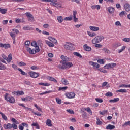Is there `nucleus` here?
I'll return each mask as SVG.
<instances>
[{
    "instance_id": "obj_1",
    "label": "nucleus",
    "mask_w": 130,
    "mask_h": 130,
    "mask_svg": "<svg viewBox=\"0 0 130 130\" xmlns=\"http://www.w3.org/2000/svg\"><path fill=\"white\" fill-rule=\"evenodd\" d=\"M5 100L7 101V102H9V103L14 104L15 103V98L14 96H10V94L8 93H6L4 95Z\"/></svg>"
},
{
    "instance_id": "obj_2",
    "label": "nucleus",
    "mask_w": 130,
    "mask_h": 130,
    "mask_svg": "<svg viewBox=\"0 0 130 130\" xmlns=\"http://www.w3.org/2000/svg\"><path fill=\"white\" fill-rule=\"evenodd\" d=\"M103 39H104V37L103 36H97L92 40L91 42L92 44L100 43Z\"/></svg>"
},
{
    "instance_id": "obj_3",
    "label": "nucleus",
    "mask_w": 130,
    "mask_h": 130,
    "mask_svg": "<svg viewBox=\"0 0 130 130\" xmlns=\"http://www.w3.org/2000/svg\"><path fill=\"white\" fill-rule=\"evenodd\" d=\"M75 45L71 42H66V44L64 45V48L67 50H74L75 49Z\"/></svg>"
},
{
    "instance_id": "obj_4",
    "label": "nucleus",
    "mask_w": 130,
    "mask_h": 130,
    "mask_svg": "<svg viewBox=\"0 0 130 130\" xmlns=\"http://www.w3.org/2000/svg\"><path fill=\"white\" fill-rule=\"evenodd\" d=\"M50 5L53 7H55L57 9H61L62 8V4L60 2H57V0H52Z\"/></svg>"
},
{
    "instance_id": "obj_5",
    "label": "nucleus",
    "mask_w": 130,
    "mask_h": 130,
    "mask_svg": "<svg viewBox=\"0 0 130 130\" xmlns=\"http://www.w3.org/2000/svg\"><path fill=\"white\" fill-rule=\"evenodd\" d=\"M26 50L29 52V54H36L37 52L40 51V49L39 48V47H37L35 49H31L30 48H27Z\"/></svg>"
},
{
    "instance_id": "obj_6",
    "label": "nucleus",
    "mask_w": 130,
    "mask_h": 130,
    "mask_svg": "<svg viewBox=\"0 0 130 130\" xmlns=\"http://www.w3.org/2000/svg\"><path fill=\"white\" fill-rule=\"evenodd\" d=\"M65 96L68 99H73L76 97V93L74 92H67L65 93Z\"/></svg>"
},
{
    "instance_id": "obj_7",
    "label": "nucleus",
    "mask_w": 130,
    "mask_h": 130,
    "mask_svg": "<svg viewBox=\"0 0 130 130\" xmlns=\"http://www.w3.org/2000/svg\"><path fill=\"white\" fill-rule=\"evenodd\" d=\"M60 63L62 64V65L59 64L57 66V67L60 70H68V67H67V62H64L63 61H60Z\"/></svg>"
},
{
    "instance_id": "obj_8",
    "label": "nucleus",
    "mask_w": 130,
    "mask_h": 130,
    "mask_svg": "<svg viewBox=\"0 0 130 130\" xmlns=\"http://www.w3.org/2000/svg\"><path fill=\"white\" fill-rule=\"evenodd\" d=\"M2 57L4 58V59L7 60V62H11V61H12V58H13L12 54H10L8 57L6 56L5 54H2Z\"/></svg>"
},
{
    "instance_id": "obj_9",
    "label": "nucleus",
    "mask_w": 130,
    "mask_h": 130,
    "mask_svg": "<svg viewBox=\"0 0 130 130\" xmlns=\"http://www.w3.org/2000/svg\"><path fill=\"white\" fill-rule=\"evenodd\" d=\"M28 75H29L30 77L31 78H38V76H39V73H36L35 72L30 71L28 72Z\"/></svg>"
},
{
    "instance_id": "obj_10",
    "label": "nucleus",
    "mask_w": 130,
    "mask_h": 130,
    "mask_svg": "<svg viewBox=\"0 0 130 130\" xmlns=\"http://www.w3.org/2000/svg\"><path fill=\"white\" fill-rule=\"evenodd\" d=\"M89 63L90 66H92V67H93V68H95V69H99V68L100 67V65H99V64L92 61H90L89 62Z\"/></svg>"
},
{
    "instance_id": "obj_11",
    "label": "nucleus",
    "mask_w": 130,
    "mask_h": 130,
    "mask_svg": "<svg viewBox=\"0 0 130 130\" xmlns=\"http://www.w3.org/2000/svg\"><path fill=\"white\" fill-rule=\"evenodd\" d=\"M83 49H84L85 51L90 52V51H91L92 50V48L88 46V44H86L83 45Z\"/></svg>"
},
{
    "instance_id": "obj_12",
    "label": "nucleus",
    "mask_w": 130,
    "mask_h": 130,
    "mask_svg": "<svg viewBox=\"0 0 130 130\" xmlns=\"http://www.w3.org/2000/svg\"><path fill=\"white\" fill-rule=\"evenodd\" d=\"M34 98L31 96H27L26 98H22L21 100L22 101H24V102H27L28 101H32L33 100Z\"/></svg>"
},
{
    "instance_id": "obj_13",
    "label": "nucleus",
    "mask_w": 130,
    "mask_h": 130,
    "mask_svg": "<svg viewBox=\"0 0 130 130\" xmlns=\"http://www.w3.org/2000/svg\"><path fill=\"white\" fill-rule=\"evenodd\" d=\"M89 29L91 31H93V32H97L100 30V28L99 27L93 26H89Z\"/></svg>"
},
{
    "instance_id": "obj_14",
    "label": "nucleus",
    "mask_w": 130,
    "mask_h": 130,
    "mask_svg": "<svg viewBox=\"0 0 130 130\" xmlns=\"http://www.w3.org/2000/svg\"><path fill=\"white\" fill-rule=\"evenodd\" d=\"M3 127L5 129H11L12 127H13V126L12 125V124L9 123L7 124H5L3 125Z\"/></svg>"
},
{
    "instance_id": "obj_15",
    "label": "nucleus",
    "mask_w": 130,
    "mask_h": 130,
    "mask_svg": "<svg viewBox=\"0 0 130 130\" xmlns=\"http://www.w3.org/2000/svg\"><path fill=\"white\" fill-rule=\"evenodd\" d=\"M124 9L126 12H130V4L125 3L124 5Z\"/></svg>"
},
{
    "instance_id": "obj_16",
    "label": "nucleus",
    "mask_w": 130,
    "mask_h": 130,
    "mask_svg": "<svg viewBox=\"0 0 130 130\" xmlns=\"http://www.w3.org/2000/svg\"><path fill=\"white\" fill-rule=\"evenodd\" d=\"M18 105H19V106H22L23 109H24L25 110H29V111H32V109L26 107L24 104H18Z\"/></svg>"
},
{
    "instance_id": "obj_17",
    "label": "nucleus",
    "mask_w": 130,
    "mask_h": 130,
    "mask_svg": "<svg viewBox=\"0 0 130 130\" xmlns=\"http://www.w3.org/2000/svg\"><path fill=\"white\" fill-rule=\"evenodd\" d=\"M107 10L108 12H109V13H110V14H114V11H115V9H114V8H113L111 6L108 7Z\"/></svg>"
},
{
    "instance_id": "obj_18",
    "label": "nucleus",
    "mask_w": 130,
    "mask_h": 130,
    "mask_svg": "<svg viewBox=\"0 0 130 130\" xmlns=\"http://www.w3.org/2000/svg\"><path fill=\"white\" fill-rule=\"evenodd\" d=\"M61 60V61H64V62H67L70 60V58L65 56L64 55H61L60 57Z\"/></svg>"
},
{
    "instance_id": "obj_19",
    "label": "nucleus",
    "mask_w": 130,
    "mask_h": 130,
    "mask_svg": "<svg viewBox=\"0 0 130 130\" xmlns=\"http://www.w3.org/2000/svg\"><path fill=\"white\" fill-rule=\"evenodd\" d=\"M73 20L75 23H76V22H78V21H79V19H78V18H77L76 17L77 11H73Z\"/></svg>"
},
{
    "instance_id": "obj_20",
    "label": "nucleus",
    "mask_w": 130,
    "mask_h": 130,
    "mask_svg": "<svg viewBox=\"0 0 130 130\" xmlns=\"http://www.w3.org/2000/svg\"><path fill=\"white\" fill-rule=\"evenodd\" d=\"M48 39L50 41H51L52 43H54V44H57V40L55 38L49 36L48 37Z\"/></svg>"
},
{
    "instance_id": "obj_21",
    "label": "nucleus",
    "mask_w": 130,
    "mask_h": 130,
    "mask_svg": "<svg viewBox=\"0 0 130 130\" xmlns=\"http://www.w3.org/2000/svg\"><path fill=\"white\" fill-rule=\"evenodd\" d=\"M87 34L90 37H95V36H97L96 33L89 31H87Z\"/></svg>"
},
{
    "instance_id": "obj_22",
    "label": "nucleus",
    "mask_w": 130,
    "mask_h": 130,
    "mask_svg": "<svg viewBox=\"0 0 130 130\" xmlns=\"http://www.w3.org/2000/svg\"><path fill=\"white\" fill-rule=\"evenodd\" d=\"M46 44H47L48 46H49V47H54V44L49 41L45 40V41Z\"/></svg>"
},
{
    "instance_id": "obj_23",
    "label": "nucleus",
    "mask_w": 130,
    "mask_h": 130,
    "mask_svg": "<svg viewBox=\"0 0 130 130\" xmlns=\"http://www.w3.org/2000/svg\"><path fill=\"white\" fill-rule=\"evenodd\" d=\"M7 12H8V9L7 8L6 9L0 8V13L2 14V15H5V14H7Z\"/></svg>"
},
{
    "instance_id": "obj_24",
    "label": "nucleus",
    "mask_w": 130,
    "mask_h": 130,
    "mask_svg": "<svg viewBox=\"0 0 130 130\" xmlns=\"http://www.w3.org/2000/svg\"><path fill=\"white\" fill-rule=\"evenodd\" d=\"M57 20L58 23H62L63 22V17L62 16H59L57 17Z\"/></svg>"
},
{
    "instance_id": "obj_25",
    "label": "nucleus",
    "mask_w": 130,
    "mask_h": 130,
    "mask_svg": "<svg viewBox=\"0 0 130 130\" xmlns=\"http://www.w3.org/2000/svg\"><path fill=\"white\" fill-rule=\"evenodd\" d=\"M73 54L75 56H77V57H79V58H83V56H82V55H81V54H80L78 52H74Z\"/></svg>"
},
{
    "instance_id": "obj_26",
    "label": "nucleus",
    "mask_w": 130,
    "mask_h": 130,
    "mask_svg": "<svg viewBox=\"0 0 130 130\" xmlns=\"http://www.w3.org/2000/svg\"><path fill=\"white\" fill-rule=\"evenodd\" d=\"M114 128H115V126L111 124H109L106 127V129L112 130V129H114Z\"/></svg>"
},
{
    "instance_id": "obj_27",
    "label": "nucleus",
    "mask_w": 130,
    "mask_h": 130,
    "mask_svg": "<svg viewBox=\"0 0 130 130\" xmlns=\"http://www.w3.org/2000/svg\"><path fill=\"white\" fill-rule=\"evenodd\" d=\"M118 101H119V98H114L113 100H109V102H110L111 103H115V102H118Z\"/></svg>"
},
{
    "instance_id": "obj_28",
    "label": "nucleus",
    "mask_w": 130,
    "mask_h": 130,
    "mask_svg": "<svg viewBox=\"0 0 130 130\" xmlns=\"http://www.w3.org/2000/svg\"><path fill=\"white\" fill-rule=\"evenodd\" d=\"M61 82L63 84V85H69V81H68L67 79L64 78H62L61 80Z\"/></svg>"
},
{
    "instance_id": "obj_29",
    "label": "nucleus",
    "mask_w": 130,
    "mask_h": 130,
    "mask_svg": "<svg viewBox=\"0 0 130 130\" xmlns=\"http://www.w3.org/2000/svg\"><path fill=\"white\" fill-rule=\"evenodd\" d=\"M39 85H40L41 86H45V87H48V86H50V83H43L41 82L39 83Z\"/></svg>"
},
{
    "instance_id": "obj_30",
    "label": "nucleus",
    "mask_w": 130,
    "mask_h": 130,
    "mask_svg": "<svg viewBox=\"0 0 130 130\" xmlns=\"http://www.w3.org/2000/svg\"><path fill=\"white\" fill-rule=\"evenodd\" d=\"M0 114L2 116V117L3 119H4V120H5L6 121L8 120V117H7V116H6V115L4 114V113H3L2 112H0Z\"/></svg>"
},
{
    "instance_id": "obj_31",
    "label": "nucleus",
    "mask_w": 130,
    "mask_h": 130,
    "mask_svg": "<svg viewBox=\"0 0 130 130\" xmlns=\"http://www.w3.org/2000/svg\"><path fill=\"white\" fill-rule=\"evenodd\" d=\"M66 66L67 67V70H69L70 68H72L74 64L71 62H66Z\"/></svg>"
},
{
    "instance_id": "obj_32",
    "label": "nucleus",
    "mask_w": 130,
    "mask_h": 130,
    "mask_svg": "<svg viewBox=\"0 0 130 130\" xmlns=\"http://www.w3.org/2000/svg\"><path fill=\"white\" fill-rule=\"evenodd\" d=\"M48 80L49 81H51L52 82H53V83H57V80L52 77H49Z\"/></svg>"
},
{
    "instance_id": "obj_33",
    "label": "nucleus",
    "mask_w": 130,
    "mask_h": 130,
    "mask_svg": "<svg viewBox=\"0 0 130 130\" xmlns=\"http://www.w3.org/2000/svg\"><path fill=\"white\" fill-rule=\"evenodd\" d=\"M73 20V15L70 17H66L64 18V21H72Z\"/></svg>"
},
{
    "instance_id": "obj_34",
    "label": "nucleus",
    "mask_w": 130,
    "mask_h": 130,
    "mask_svg": "<svg viewBox=\"0 0 130 130\" xmlns=\"http://www.w3.org/2000/svg\"><path fill=\"white\" fill-rule=\"evenodd\" d=\"M107 112H108L107 110H104L103 111H100L99 113L101 115H104L105 114H107Z\"/></svg>"
},
{
    "instance_id": "obj_35",
    "label": "nucleus",
    "mask_w": 130,
    "mask_h": 130,
    "mask_svg": "<svg viewBox=\"0 0 130 130\" xmlns=\"http://www.w3.org/2000/svg\"><path fill=\"white\" fill-rule=\"evenodd\" d=\"M119 88H130L129 85L121 84L119 85Z\"/></svg>"
},
{
    "instance_id": "obj_36",
    "label": "nucleus",
    "mask_w": 130,
    "mask_h": 130,
    "mask_svg": "<svg viewBox=\"0 0 130 130\" xmlns=\"http://www.w3.org/2000/svg\"><path fill=\"white\" fill-rule=\"evenodd\" d=\"M46 124L48 126H52V124H51V120L48 119L46 121Z\"/></svg>"
},
{
    "instance_id": "obj_37",
    "label": "nucleus",
    "mask_w": 130,
    "mask_h": 130,
    "mask_svg": "<svg viewBox=\"0 0 130 130\" xmlns=\"http://www.w3.org/2000/svg\"><path fill=\"white\" fill-rule=\"evenodd\" d=\"M118 93H126L127 91L125 89H120L116 91Z\"/></svg>"
},
{
    "instance_id": "obj_38",
    "label": "nucleus",
    "mask_w": 130,
    "mask_h": 130,
    "mask_svg": "<svg viewBox=\"0 0 130 130\" xmlns=\"http://www.w3.org/2000/svg\"><path fill=\"white\" fill-rule=\"evenodd\" d=\"M30 44H31V43L29 41H26L25 42V47L26 48H29V46H30Z\"/></svg>"
},
{
    "instance_id": "obj_39",
    "label": "nucleus",
    "mask_w": 130,
    "mask_h": 130,
    "mask_svg": "<svg viewBox=\"0 0 130 130\" xmlns=\"http://www.w3.org/2000/svg\"><path fill=\"white\" fill-rule=\"evenodd\" d=\"M18 64L19 67H25L26 65V63L23 61L18 62Z\"/></svg>"
},
{
    "instance_id": "obj_40",
    "label": "nucleus",
    "mask_w": 130,
    "mask_h": 130,
    "mask_svg": "<svg viewBox=\"0 0 130 130\" xmlns=\"http://www.w3.org/2000/svg\"><path fill=\"white\" fill-rule=\"evenodd\" d=\"M35 107L38 109V111H40V112H42V109L40 108V107L38 106L37 104H35L34 105Z\"/></svg>"
},
{
    "instance_id": "obj_41",
    "label": "nucleus",
    "mask_w": 130,
    "mask_h": 130,
    "mask_svg": "<svg viewBox=\"0 0 130 130\" xmlns=\"http://www.w3.org/2000/svg\"><path fill=\"white\" fill-rule=\"evenodd\" d=\"M31 70L32 71L36 70H39V67L37 66H32L30 67Z\"/></svg>"
},
{
    "instance_id": "obj_42",
    "label": "nucleus",
    "mask_w": 130,
    "mask_h": 130,
    "mask_svg": "<svg viewBox=\"0 0 130 130\" xmlns=\"http://www.w3.org/2000/svg\"><path fill=\"white\" fill-rule=\"evenodd\" d=\"M31 44L32 46H34L36 48H37V47H39L37 45V42L36 41L32 42Z\"/></svg>"
},
{
    "instance_id": "obj_43",
    "label": "nucleus",
    "mask_w": 130,
    "mask_h": 130,
    "mask_svg": "<svg viewBox=\"0 0 130 130\" xmlns=\"http://www.w3.org/2000/svg\"><path fill=\"white\" fill-rule=\"evenodd\" d=\"M95 100L96 101V102H98V103H102V102H103V100H102L101 98H95Z\"/></svg>"
},
{
    "instance_id": "obj_44",
    "label": "nucleus",
    "mask_w": 130,
    "mask_h": 130,
    "mask_svg": "<svg viewBox=\"0 0 130 130\" xmlns=\"http://www.w3.org/2000/svg\"><path fill=\"white\" fill-rule=\"evenodd\" d=\"M97 62L100 64H104L105 61H104V59H99L98 60Z\"/></svg>"
},
{
    "instance_id": "obj_45",
    "label": "nucleus",
    "mask_w": 130,
    "mask_h": 130,
    "mask_svg": "<svg viewBox=\"0 0 130 130\" xmlns=\"http://www.w3.org/2000/svg\"><path fill=\"white\" fill-rule=\"evenodd\" d=\"M4 47L5 49H8V48H11V45L9 44H4Z\"/></svg>"
},
{
    "instance_id": "obj_46",
    "label": "nucleus",
    "mask_w": 130,
    "mask_h": 130,
    "mask_svg": "<svg viewBox=\"0 0 130 130\" xmlns=\"http://www.w3.org/2000/svg\"><path fill=\"white\" fill-rule=\"evenodd\" d=\"M24 93L23 91H17V96H23Z\"/></svg>"
},
{
    "instance_id": "obj_47",
    "label": "nucleus",
    "mask_w": 130,
    "mask_h": 130,
    "mask_svg": "<svg viewBox=\"0 0 130 130\" xmlns=\"http://www.w3.org/2000/svg\"><path fill=\"white\" fill-rule=\"evenodd\" d=\"M98 70L100 72L104 73V74H107V71L106 70H104L103 68H100Z\"/></svg>"
},
{
    "instance_id": "obj_48",
    "label": "nucleus",
    "mask_w": 130,
    "mask_h": 130,
    "mask_svg": "<svg viewBox=\"0 0 130 130\" xmlns=\"http://www.w3.org/2000/svg\"><path fill=\"white\" fill-rule=\"evenodd\" d=\"M10 36L12 37V39L14 40V41L16 40V35L14 33H10Z\"/></svg>"
},
{
    "instance_id": "obj_49",
    "label": "nucleus",
    "mask_w": 130,
    "mask_h": 130,
    "mask_svg": "<svg viewBox=\"0 0 130 130\" xmlns=\"http://www.w3.org/2000/svg\"><path fill=\"white\" fill-rule=\"evenodd\" d=\"M113 95L112 92H108L106 93L105 96L106 97H112Z\"/></svg>"
},
{
    "instance_id": "obj_50",
    "label": "nucleus",
    "mask_w": 130,
    "mask_h": 130,
    "mask_svg": "<svg viewBox=\"0 0 130 130\" xmlns=\"http://www.w3.org/2000/svg\"><path fill=\"white\" fill-rule=\"evenodd\" d=\"M6 66L0 62V70H6Z\"/></svg>"
},
{
    "instance_id": "obj_51",
    "label": "nucleus",
    "mask_w": 130,
    "mask_h": 130,
    "mask_svg": "<svg viewBox=\"0 0 130 130\" xmlns=\"http://www.w3.org/2000/svg\"><path fill=\"white\" fill-rule=\"evenodd\" d=\"M122 41L124 42H130V38H125L122 39Z\"/></svg>"
},
{
    "instance_id": "obj_52",
    "label": "nucleus",
    "mask_w": 130,
    "mask_h": 130,
    "mask_svg": "<svg viewBox=\"0 0 130 130\" xmlns=\"http://www.w3.org/2000/svg\"><path fill=\"white\" fill-rule=\"evenodd\" d=\"M18 71H19V72H20L21 75H23V76H25V75H26V72H25L24 71H22L21 69V68H18Z\"/></svg>"
},
{
    "instance_id": "obj_53",
    "label": "nucleus",
    "mask_w": 130,
    "mask_h": 130,
    "mask_svg": "<svg viewBox=\"0 0 130 130\" xmlns=\"http://www.w3.org/2000/svg\"><path fill=\"white\" fill-rule=\"evenodd\" d=\"M67 111L70 114H75V112H74V110L72 109H68L67 110Z\"/></svg>"
},
{
    "instance_id": "obj_54",
    "label": "nucleus",
    "mask_w": 130,
    "mask_h": 130,
    "mask_svg": "<svg viewBox=\"0 0 130 130\" xmlns=\"http://www.w3.org/2000/svg\"><path fill=\"white\" fill-rule=\"evenodd\" d=\"M56 101L58 104H61V100L59 98H56Z\"/></svg>"
},
{
    "instance_id": "obj_55",
    "label": "nucleus",
    "mask_w": 130,
    "mask_h": 130,
    "mask_svg": "<svg viewBox=\"0 0 130 130\" xmlns=\"http://www.w3.org/2000/svg\"><path fill=\"white\" fill-rule=\"evenodd\" d=\"M110 67H111V66L110 65V63H108L104 66V69H110Z\"/></svg>"
},
{
    "instance_id": "obj_56",
    "label": "nucleus",
    "mask_w": 130,
    "mask_h": 130,
    "mask_svg": "<svg viewBox=\"0 0 130 130\" xmlns=\"http://www.w3.org/2000/svg\"><path fill=\"white\" fill-rule=\"evenodd\" d=\"M96 120V124L98 125H101V124H102V122L100 121V119L99 118H97Z\"/></svg>"
},
{
    "instance_id": "obj_57",
    "label": "nucleus",
    "mask_w": 130,
    "mask_h": 130,
    "mask_svg": "<svg viewBox=\"0 0 130 130\" xmlns=\"http://www.w3.org/2000/svg\"><path fill=\"white\" fill-rule=\"evenodd\" d=\"M125 48H126L125 46H123L121 49L119 50L118 53H121V52H122V51H123V50H124Z\"/></svg>"
},
{
    "instance_id": "obj_58",
    "label": "nucleus",
    "mask_w": 130,
    "mask_h": 130,
    "mask_svg": "<svg viewBox=\"0 0 130 130\" xmlns=\"http://www.w3.org/2000/svg\"><path fill=\"white\" fill-rule=\"evenodd\" d=\"M125 11H122L119 14V17H123V16H125Z\"/></svg>"
},
{
    "instance_id": "obj_59",
    "label": "nucleus",
    "mask_w": 130,
    "mask_h": 130,
    "mask_svg": "<svg viewBox=\"0 0 130 130\" xmlns=\"http://www.w3.org/2000/svg\"><path fill=\"white\" fill-rule=\"evenodd\" d=\"M26 16L27 17V18H30V17H32L33 15L31 14V13L30 12H26L25 13Z\"/></svg>"
},
{
    "instance_id": "obj_60",
    "label": "nucleus",
    "mask_w": 130,
    "mask_h": 130,
    "mask_svg": "<svg viewBox=\"0 0 130 130\" xmlns=\"http://www.w3.org/2000/svg\"><path fill=\"white\" fill-rule=\"evenodd\" d=\"M12 67L13 68V69H14L15 71H17V70H18V66H17V65L15 64H12Z\"/></svg>"
},
{
    "instance_id": "obj_61",
    "label": "nucleus",
    "mask_w": 130,
    "mask_h": 130,
    "mask_svg": "<svg viewBox=\"0 0 130 130\" xmlns=\"http://www.w3.org/2000/svg\"><path fill=\"white\" fill-rule=\"evenodd\" d=\"M23 30H31V27H30L29 26H24L23 27Z\"/></svg>"
},
{
    "instance_id": "obj_62",
    "label": "nucleus",
    "mask_w": 130,
    "mask_h": 130,
    "mask_svg": "<svg viewBox=\"0 0 130 130\" xmlns=\"http://www.w3.org/2000/svg\"><path fill=\"white\" fill-rule=\"evenodd\" d=\"M42 34H43L44 35H47V36H48L49 35H50L49 32L45 31V30H43L42 31Z\"/></svg>"
},
{
    "instance_id": "obj_63",
    "label": "nucleus",
    "mask_w": 130,
    "mask_h": 130,
    "mask_svg": "<svg viewBox=\"0 0 130 130\" xmlns=\"http://www.w3.org/2000/svg\"><path fill=\"white\" fill-rule=\"evenodd\" d=\"M28 21H30V22H34V17L32 16H30V17H28Z\"/></svg>"
},
{
    "instance_id": "obj_64",
    "label": "nucleus",
    "mask_w": 130,
    "mask_h": 130,
    "mask_svg": "<svg viewBox=\"0 0 130 130\" xmlns=\"http://www.w3.org/2000/svg\"><path fill=\"white\" fill-rule=\"evenodd\" d=\"M127 125H129V126H130V121L126 122L123 125V126H127Z\"/></svg>"
}]
</instances>
